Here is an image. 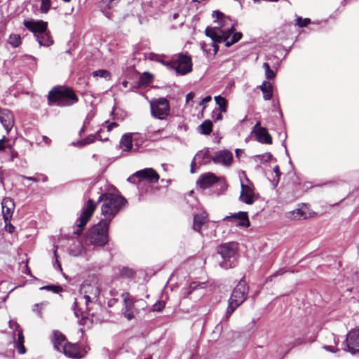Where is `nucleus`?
Listing matches in <instances>:
<instances>
[{
	"instance_id": "f257e3e1",
	"label": "nucleus",
	"mask_w": 359,
	"mask_h": 359,
	"mask_svg": "<svg viewBox=\"0 0 359 359\" xmlns=\"http://www.w3.org/2000/svg\"><path fill=\"white\" fill-rule=\"evenodd\" d=\"M101 201L103 202L101 208L102 214L104 217V220L109 222L127 203L123 197L111 193L101 194L98 202Z\"/></svg>"
},
{
	"instance_id": "f03ea898",
	"label": "nucleus",
	"mask_w": 359,
	"mask_h": 359,
	"mask_svg": "<svg viewBox=\"0 0 359 359\" xmlns=\"http://www.w3.org/2000/svg\"><path fill=\"white\" fill-rule=\"evenodd\" d=\"M234 30L235 25L231 24L227 29L208 27L205 34L215 42H224L226 47L229 48L241 40L243 36L241 32H234Z\"/></svg>"
},
{
	"instance_id": "7ed1b4c3",
	"label": "nucleus",
	"mask_w": 359,
	"mask_h": 359,
	"mask_svg": "<svg viewBox=\"0 0 359 359\" xmlns=\"http://www.w3.org/2000/svg\"><path fill=\"white\" fill-rule=\"evenodd\" d=\"M249 292V287L244 279H241L233 288L228 301V306L226 311L224 320L228 321L232 313L247 299Z\"/></svg>"
},
{
	"instance_id": "20e7f679",
	"label": "nucleus",
	"mask_w": 359,
	"mask_h": 359,
	"mask_svg": "<svg viewBox=\"0 0 359 359\" xmlns=\"http://www.w3.org/2000/svg\"><path fill=\"white\" fill-rule=\"evenodd\" d=\"M48 104L59 107H68L79 101L73 90L68 88L55 87L48 94Z\"/></svg>"
},
{
	"instance_id": "39448f33",
	"label": "nucleus",
	"mask_w": 359,
	"mask_h": 359,
	"mask_svg": "<svg viewBox=\"0 0 359 359\" xmlns=\"http://www.w3.org/2000/svg\"><path fill=\"white\" fill-rule=\"evenodd\" d=\"M24 26L34 35L40 46L48 47L53 44V39L50 32L48 30V23L46 22L39 20H24Z\"/></svg>"
},
{
	"instance_id": "423d86ee",
	"label": "nucleus",
	"mask_w": 359,
	"mask_h": 359,
	"mask_svg": "<svg viewBox=\"0 0 359 359\" xmlns=\"http://www.w3.org/2000/svg\"><path fill=\"white\" fill-rule=\"evenodd\" d=\"M222 260L219 266L224 269L235 267L238 264V244L234 242L224 243L217 248Z\"/></svg>"
},
{
	"instance_id": "0eeeda50",
	"label": "nucleus",
	"mask_w": 359,
	"mask_h": 359,
	"mask_svg": "<svg viewBox=\"0 0 359 359\" xmlns=\"http://www.w3.org/2000/svg\"><path fill=\"white\" fill-rule=\"evenodd\" d=\"M109 222L100 221L95 225L88 232V239L94 245L104 246L108 242V229Z\"/></svg>"
},
{
	"instance_id": "6e6552de",
	"label": "nucleus",
	"mask_w": 359,
	"mask_h": 359,
	"mask_svg": "<svg viewBox=\"0 0 359 359\" xmlns=\"http://www.w3.org/2000/svg\"><path fill=\"white\" fill-rule=\"evenodd\" d=\"M79 292L83 295L86 300V309L89 311V303L97 300L100 295V290L97 281L95 279H93L90 282L85 281L81 285Z\"/></svg>"
},
{
	"instance_id": "1a4fd4ad",
	"label": "nucleus",
	"mask_w": 359,
	"mask_h": 359,
	"mask_svg": "<svg viewBox=\"0 0 359 359\" xmlns=\"http://www.w3.org/2000/svg\"><path fill=\"white\" fill-rule=\"evenodd\" d=\"M150 108L151 116L159 120L165 119L170 114V103L165 97L151 100Z\"/></svg>"
},
{
	"instance_id": "9d476101",
	"label": "nucleus",
	"mask_w": 359,
	"mask_h": 359,
	"mask_svg": "<svg viewBox=\"0 0 359 359\" xmlns=\"http://www.w3.org/2000/svg\"><path fill=\"white\" fill-rule=\"evenodd\" d=\"M168 65H170L172 69L180 75H185L192 70L191 58L186 54L180 53L173 56L172 62Z\"/></svg>"
},
{
	"instance_id": "9b49d317",
	"label": "nucleus",
	"mask_w": 359,
	"mask_h": 359,
	"mask_svg": "<svg viewBox=\"0 0 359 359\" xmlns=\"http://www.w3.org/2000/svg\"><path fill=\"white\" fill-rule=\"evenodd\" d=\"M97 207V203H95L93 200L89 199L86 203L83 205L81 215L76 220V226L82 230L83 227L86 225L90 217H92L94 211L95 210Z\"/></svg>"
},
{
	"instance_id": "f8f14e48",
	"label": "nucleus",
	"mask_w": 359,
	"mask_h": 359,
	"mask_svg": "<svg viewBox=\"0 0 359 359\" xmlns=\"http://www.w3.org/2000/svg\"><path fill=\"white\" fill-rule=\"evenodd\" d=\"M259 198L258 193L255 191V187L252 184H244L241 183V191L239 199L241 202L252 205Z\"/></svg>"
},
{
	"instance_id": "ddd939ff",
	"label": "nucleus",
	"mask_w": 359,
	"mask_h": 359,
	"mask_svg": "<svg viewBox=\"0 0 359 359\" xmlns=\"http://www.w3.org/2000/svg\"><path fill=\"white\" fill-rule=\"evenodd\" d=\"M343 349L353 355L359 353V330L350 332L347 334L345 346Z\"/></svg>"
},
{
	"instance_id": "4468645a",
	"label": "nucleus",
	"mask_w": 359,
	"mask_h": 359,
	"mask_svg": "<svg viewBox=\"0 0 359 359\" xmlns=\"http://www.w3.org/2000/svg\"><path fill=\"white\" fill-rule=\"evenodd\" d=\"M252 133L255 135L256 140L259 142L267 144H272V137L271 135L268 133L266 128L260 126L259 121L256 123L253 127Z\"/></svg>"
},
{
	"instance_id": "2eb2a0df",
	"label": "nucleus",
	"mask_w": 359,
	"mask_h": 359,
	"mask_svg": "<svg viewBox=\"0 0 359 359\" xmlns=\"http://www.w3.org/2000/svg\"><path fill=\"white\" fill-rule=\"evenodd\" d=\"M215 164H221L222 165L229 166L233 161L232 153L226 149L221 150L215 153L211 158Z\"/></svg>"
},
{
	"instance_id": "dca6fc26",
	"label": "nucleus",
	"mask_w": 359,
	"mask_h": 359,
	"mask_svg": "<svg viewBox=\"0 0 359 359\" xmlns=\"http://www.w3.org/2000/svg\"><path fill=\"white\" fill-rule=\"evenodd\" d=\"M134 176L139 179V181L146 180L149 183H156L159 180V175L153 168H145L136 172Z\"/></svg>"
},
{
	"instance_id": "f3484780",
	"label": "nucleus",
	"mask_w": 359,
	"mask_h": 359,
	"mask_svg": "<svg viewBox=\"0 0 359 359\" xmlns=\"http://www.w3.org/2000/svg\"><path fill=\"white\" fill-rule=\"evenodd\" d=\"M218 180L219 178L214 173L206 172L199 177L196 184L200 188L205 189L217 183Z\"/></svg>"
},
{
	"instance_id": "a211bd4d",
	"label": "nucleus",
	"mask_w": 359,
	"mask_h": 359,
	"mask_svg": "<svg viewBox=\"0 0 359 359\" xmlns=\"http://www.w3.org/2000/svg\"><path fill=\"white\" fill-rule=\"evenodd\" d=\"M61 353L72 358L79 359L83 357L79 346L77 344L70 342L66 343L63 346Z\"/></svg>"
},
{
	"instance_id": "6ab92c4d",
	"label": "nucleus",
	"mask_w": 359,
	"mask_h": 359,
	"mask_svg": "<svg viewBox=\"0 0 359 359\" xmlns=\"http://www.w3.org/2000/svg\"><path fill=\"white\" fill-rule=\"evenodd\" d=\"M2 215L4 220L11 219L14 210L15 203L11 198H4L1 202Z\"/></svg>"
},
{
	"instance_id": "aec40b11",
	"label": "nucleus",
	"mask_w": 359,
	"mask_h": 359,
	"mask_svg": "<svg viewBox=\"0 0 359 359\" xmlns=\"http://www.w3.org/2000/svg\"><path fill=\"white\" fill-rule=\"evenodd\" d=\"M0 122L6 130L10 132L14 124V119L11 111L8 109H0Z\"/></svg>"
},
{
	"instance_id": "412c9836",
	"label": "nucleus",
	"mask_w": 359,
	"mask_h": 359,
	"mask_svg": "<svg viewBox=\"0 0 359 359\" xmlns=\"http://www.w3.org/2000/svg\"><path fill=\"white\" fill-rule=\"evenodd\" d=\"M212 17L216 18L215 22H217L219 26L218 28L222 29H227L228 27H230L231 24H233L229 17L226 16L219 11H214L212 12ZM216 27L217 28V27Z\"/></svg>"
},
{
	"instance_id": "4be33fe9",
	"label": "nucleus",
	"mask_w": 359,
	"mask_h": 359,
	"mask_svg": "<svg viewBox=\"0 0 359 359\" xmlns=\"http://www.w3.org/2000/svg\"><path fill=\"white\" fill-rule=\"evenodd\" d=\"M160 130L155 131V132H149L148 131L147 134L143 135L140 133H132V137H133V142L135 144V145L137 147V148L135 149V151H137L139 147L142 145V144L147 139L151 140L155 135H157L160 133Z\"/></svg>"
},
{
	"instance_id": "5701e85b",
	"label": "nucleus",
	"mask_w": 359,
	"mask_h": 359,
	"mask_svg": "<svg viewBox=\"0 0 359 359\" xmlns=\"http://www.w3.org/2000/svg\"><path fill=\"white\" fill-rule=\"evenodd\" d=\"M51 341L54 348L59 352H62L63 346H65L66 343H68L65 336L57 330L53 331Z\"/></svg>"
},
{
	"instance_id": "b1692460",
	"label": "nucleus",
	"mask_w": 359,
	"mask_h": 359,
	"mask_svg": "<svg viewBox=\"0 0 359 359\" xmlns=\"http://www.w3.org/2000/svg\"><path fill=\"white\" fill-rule=\"evenodd\" d=\"M212 156L210 154V148H205L198 151L194 158V161H198L201 165H207L210 163Z\"/></svg>"
},
{
	"instance_id": "393cba45",
	"label": "nucleus",
	"mask_w": 359,
	"mask_h": 359,
	"mask_svg": "<svg viewBox=\"0 0 359 359\" xmlns=\"http://www.w3.org/2000/svg\"><path fill=\"white\" fill-rule=\"evenodd\" d=\"M208 221V214L205 212H202L198 214H196L194 216V224L193 229L197 232H200L202 226L206 224Z\"/></svg>"
},
{
	"instance_id": "a878e982",
	"label": "nucleus",
	"mask_w": 359,
	"mask_h": 359,
	"mask_svg": "<svg viewBox=\"0 0 359 359\" xmlns=\"http://www.w3.org/2000/svg\"><path fill=\"white\" fill-rule=\"evenodd\" d=\"M229 218H234L238 219V225L241 226L248 227L250 226V220L246 212H238L231 215V216L226 217L224 219H227Z\"/></svg>"
},
{
	"instance_id": "bb28decb",
	"label": "nucleus",
	"mask_w": 359,
	"mask_h": 359,
	"mask_svg": "<svg viewBox=\"0 0 359 359\" xmlns=\"http://www.w3.org/2000/svg\"><path fill=\"white\" fill-rule=\"evenodd\" d=\"M132 133L124 134L120 141V147L123 151L128 152L133 149Z\"/></svg>"
},
{
	"instance_id": "cd10ccee",
	"label": "nucleus",
	"mask_w": 359,
	"mask_h": 359,
	"mask_svg": "<svg viewBox=\"0 0 359 359\" xmlns=\"http://www.w3.org/2000/svg\"><path fill=\"white\" fill-rule=\"evenodd\" d=\"M259 88L263 93V97L265 100H269L273 95V86L271 83L267 81H264L261 86H259Z\"/></svg>"
},
{
	"instance_id": "c85d7f7f",
	"label": "nucleus",
	"mask_w": 359,
	"mask_h": 359,
	"mask_svg": "<svg viewBox=\"0 0 359 359\" xmlns=\"http://www.w3.org/2000/svg\"><path fill=\"white\" fill-rule=\"evenodd\" d=\"M212 130V123L210 120L204 121L198 128L201 134L210 135Z\"/></svg>"
},
{
	"instance_id": "c756f323",
	"label": "nucleus",
	"mask_w": 359,
	"mask_h": 359,
	"mask_svg": "<svg viewBox=\"0 0 359 359\" xmlns=\"http://www.w3.org/2000/svg\"><path fill=\"white\" fill-rule=\"evenodd\" d=\"M134 304H135V302L124 304V311H123V314L124 317L126 318H127L128 320H130L135 318Z\"/></svg>"
},
{
	"instance_id": "7c9ffc66",
	"label": "nucleus",
	"mask_w": 359,
	"mask_h": 359,
	"mask_svg": "<svg viewBox=\"0 0 359 359\" xmlns=\"http://www.w3.org/2000/svg\"><path fill=\"white\" fill-rule=\"evenodd\" d=\"M16 349L20 354H24L26 352V348L24 346V336L22 334V330H18V341L15 345Z\"/></svg>"
},
{
	"instance_id": "2f4dec72",
	"label": "nucleus",
	"mask_w": 359,
	"mask_h": 359,
	"mask_svg": "<svg viewBox=\"0 0 359 359\" xmlns=\"http://www.w3.org/2000/svg\"><path fill=\"white\" fill-rule=\"evenodd\" d=\"M215 100L216 104L218 105V108L217 109L226 113L227 110V100L221 95L215 96Z\"/></svg>"
},
{
	"instance_id": "473e14b6",
	"label": "nucleus",
	"mask_w": 359,
	"mask_h": 359,
	"mask_svg": "<svg viewBox=\"0 0 359 359\" xmlns=\"http://www.w3.org/2000/svg\"><path fill=\"white\" fill-rule=\"evenodd\" d=\"M101 138L99 133L95 135H90L86 138L81 141H78L76 143H73L76 146H83L94 142L95 139Z\"/></svg>"
},
{
	"instance_id": "72a5a7b5",
	"label": "nucleus",
	"mask_w": 359,
	"mask_h": 359,
	"mask_svg": "<svg viewBox=\"0 0 359 359\" xmlns=\"http://www.w3.org/2000/svg\"><path fill=\"white\" fill-rule=\"evenodd\" d=\"M8 42L13 47L17 48L22 43L21 37L19 34H11L8 37Z\"/></svg>"
},
{
	"instance_id": "f704fd0d",
	"label": "nucleus",
	"mask_w": 359,
	"mask_h": 359,
	"mask_svg": "<svg viewBox=\"0 0 359 359\" xmlns=\"http://www.w3.org/2000/svg\"><path fill=\"white\" fill-rule=\"evenodd\" d=\"M93 75L95 77H102L106 80H109L111 79V74L109 71L105 69H99L93 72Z\"/></svg>"
},
{
	"instance_id": "c9c22d12",
	"label": "nucleus",
	"mask_w": 359,
	"mask_h": 359,
	"mask_svg": "<svg viewBox=\"0 0 359 359\" xmlns=\"http://www.w3.org/2000/svg\"><path fill=\"white\" fill-rule=\"evenodd\" d=\"M153 79L152 74L149 72H144L140 77V83L141 85L146 86L151 82Z\"/></svg>"
},
{
	"instance_id": "e433bc0d",
	"label": "nucleus",
	"mask_w": 359,
	"mask_h": 359,
	"mask_svg": "<svg viewBox=\"0 0 359 359\" xmlns=\"http://www.w3.org/2000/svg\"><path fill=\"white\" fill-rule=\"evenodd\" d=\"M120 0H102L100 2V6H105L107 9H111L114 7Z\"/></svg>"
},
{
	"instance_id": "4c0bfd02",
	"label": "nucleus",
	"mask_w": 359,
	"mask_h": 359,
	"mask_svg": "<svg viewBox=\"0 0 359 359\" xmlns=\"http://www.w3.org/2000/svg\"><path fill=\"white\" fill-rule=\"evenodd\" d=\"M41 290H46L51 291L54 293H60V292H62V288L60 286L53 285H46V286L41 287Z\"/></svg>"
},
{
	"instance_id": "58836bf2",
	"label": "nucleus",
	"mask_w": 359,
	"mask_h": 359,
	"mask_svg": "<svg viewBox=\"0 0 359 359\" xmlns=\"http://www.w3.org/2000/svg\"><path fill=\"white\" fill-rule=\"evenodd\" d=\"M41 4L40 6L41 12L47 13L50 8V0H41Z\"/></svg>"
},
{
	"instance_id": "ea45409f",
	"label": "nucleus",
	"mask_w": 359,
	"mask_h": 359,
	"mask_svg": "<svg viewBox=\"0 0 359 359\" xmlns=\"http://www.w3.org/2000/svg\"><path fill=\"white\" fill-rule=\"evenodd\" d=\"M311 22V20L309 18L303 19L301 17H298L296 19V25L299 27H306Z\"/></svg>"
},
{
	"instance_id": "a19ab883",
	"label": "nucleus",
	"mask_w": 359,
	"mask_h": 359,
	"mask_svg": "<svg viewBox=\"0 0 359 359\" xmlns=\"http://www.w3.org/2000/svg\"><path fill=\"white\" fill-rule=\"evenodd\" d=\"M165 306V302L164 301H158L153 305L152 311L160 312L164 309Z\"/></svg>"
},
{
	"instance_id": "79ce46f5",
	"label": "nucleus",
	"mask_w": 359,
	"mask_h": 359,
	"mask_svg": "<svg viewBox=\"0 0 359 359\" xmlns=\"http://www.w3.org/2000/svg\"><path fill=\"white\" fill-rule=\"evenodd\" d=\"M46 304L47 303L46 302H42L41 304H35L33 306L32 311L34 312H36L38 314V316L41 318L42 313L41 310L42 309V306Z\"/></svg>"
},
{
	"instance_id": "37998d69",
	"label": "nucleus",
	"mask_w": 359,
	"mask_h": 359,
	"mask_svg": "<svg viewBox=\"0 0 359 359\" xmlns=\"http://www.w3.org/2000/svg\"><path fill=\"white\" fill-rule=\"evenodd\" d=\"M72 309L74 311V314L77 318H79L80 316L82 315L81 309L79 308V302L76 299H74V302L72 306Z\"/></svg>"
},
{
	"instance_id": "c03bdc74",
	"label": "nucleus",
	"mask_w": 359,
	"mask_h": 359,
	"mask_svg": "<svg viewBox=\"0 0 359 359\" xmlns=\"http://www.w3.org/2000/svg\"><path fill=\"white\" fill-rule=\"evenodd\" d=\"M290 214L292 215V217H293L294 219H299L300 217H302V216H304V212L303 210H302L301 209L298 208V209H296L293 211H291L290 212Z\"/></svg>"
},
{
	"instance_id": "a18cd8bd",
	"label": "nucleus",
	"mask_w": 359,
	"mask_h": 359,
	"mask_svg": "<svg viewBox=\"0 0 359 359\" xmlns=\"http://www.w3.org/2000/svg\"><path fill=\"white\" fill-rule=\"evenodd\" d=\"M5 222V230L12 233L15 231V227L11 223V219L4 220Z\"/></svg>"
},
{
	"instance_id": "49530a36",
	"label": "nucleus",
	"mask_w": 359,
	"mask_h": 359,
	"mask_svg": "<svg viewBox=\"0 0 359 359\" xmlns=\"http://www.w3.org/2000/svg\"><path fill=\"white\" fill-rule=\"evenodd\" d=\"M222 113H224L223 111H220L219 110L215 109L212 112V118L215 121H220L222 119Z\"/></svg>"
},
{
	"instance_id": "de8ad7c7",
	"label": "nucleus",
	"mask_w": 359,
	"mask_h": 359,
	"mask_svg": "<svg viewBox=\"0 0 359 359\" xmlns=\"http://www.w3.org/2000/svg\"><path fill=\"white\" fill-rule=\"evenodd\" d=\"M121 297L123 299L124 304L135 302V300L130 297V295L128 292H123L121 294Z\"/></svg>"
},
{
	"instance_id": "09e8293b",
	"label": "nucleus",
	"mask_w": 359,
	"mask_h": 359,
	"mask_svg": "<svg viewBox=\"0 0 359 359\" xmlns=\"http://www.w3.org/2000/svg\"><path fill=\"white\" fill-rule=\"evenodd\" d=\"M102 13L106 16L107 18L111 19V13L109 11L110 9H107L105 6L102 7L100 6Z\"/></svg>"
},
{
	"instance_id": "8fccbe9b",
	"label": "nucleus",
	"mask_w": 359,
	"mask_h": 359,
	"mask_svg": "<svg viewBox=\"0 0 359 359\" xmlns=\"http://www.w3.org/2000/svg\"><path fill=\"white\" fill-rule=\"evenodd\" d=\"M266 156H267V158H266V159H264V158L265 157V155H257L256 157L257 158H259L260 161H268L272 158V155L270 153L266 154Z\"/></svg>"
},
{
	"instance_id": "3c124183",
	"label": "nucleus",
	"mask_w": 359,
	"mask_h": 359,
	"mask_svg": "<svg viewBox=\"0 0 359 359\" xmlns=\"http://www.w3.org/2000/svg\"><path fill=\"white\" fill-rule=\"evenodd\" d=\"M157 61L163 64V65L166 66L169 69H172V67L170 65H168L170 62H172V59L169 61H165L161 59H158Z\"/></svg>"
},
{
	"instance_id": "603ef678",
	"label": "nucleus",
	"mask_w": 359,
	"mask_h": 359,
	"mask_svg": "<svg viewBox=\"0 0 359 359\" xmlns=\"http://www.w3.org/2000/svg\"><path fill=\"white\" fill-rule=\"evenodd\" d=\"M265 75L268 79H272L276 74L273 70L270 69L269 71H266V72H265Z\"/></svg>"
},
{
	"instance_id": "864d4df0",
	"label": "nucleus",
	"mask_w": 359,
	"mask_h": 359,
	"mask_svg": "<svg viewBox=\"0 0 359 359\" xmlns=\"http://www.w3.org/2000/svg\"><path fill=\"white\" fill-rule=\"evenodd\" d=\"M212 100V97L210 95H208V96H206L205 97H204L202 101L200 102V104L202 105V104H205L209 102H210Z\"/></svg>"
},
{
	"instance_id": "5fc2aeb1",
	"label": "nucleus",
	"mask_w": 359,
	"mask_h": 359,
	"mask_svg": "<svg viewBox=\"0 0 359 359\" xmlns=\"http://www.w3.org/2000/svg\"><path fill=\"white\" fill-rule=\"evenodd\" d=\"M194 97V93L191 92L189 93H188L187 95H186V101L187 102H189V101L192 100Z\"/></svg>"
},
{
	"instance_id": "6e6d98bb",
	"label": "nucleus",
	"mask_w": 359,
	"mask_h": 359,
	"mask_svg": "<svg viewBox=\"0 0 359 359\" xmlns=\"http://www.w3.org/2000/svg\"><path fill=\"white\" fill-rule=\"evenodd\" d=\"M18 153L16 151L13 149L11 151L10 161H13L14 160V158H18Z\"/></svg>"
},
{
	"instance_id": "4d7b16f0",
	"label": "nucleus",
	"mask_w": 359,
	"mask_h": 359,
	"mask_svg": "<svg viewBox=\"0 0 359 359\" xmlns=\"http://www.w3.org/2000/svg\"><path fill=\"white\" fill-rule=\"evenodd\" d=\"M118 126V123H116V122H112L108 126H107V130L108 131H110L113 128H116Z\"/></svg>"
},
{
	"instance_id": "13d9d810",
	"label": "nucleus",
	"mask_w": 359,
	"mask_h": 359,
	"mask_svg": "<svg viewBox=\"0 0 359 359\" xmlns=\"http://www.w3.org/2000/svg\"><path fill=\"white\" fill-rule=\"evenodd\" d=\"M212 41V45L214 48V53L216 54L218 50H219V46L217 43H218L219 42H215L213 40Z\"/></svg>"
},
{
	"instance_id": "bf43d9fd",
	"label": "nucleus",
	"mask_w": 359,
	"mask_h": 359,
	"mask_svg": "<svg viewBox=\"0 0 359 359\" xmlns=\"http://www.w3.org/2000/svg\"><path fill=\"white\" fill-rule=\"evenodd\" d=\"M22 177L23 179H25V180H29V181H32V182H37L39 180L34 177H27V176H24L22 175Z\"/></svg>"
},
{
	"instance_id": "052dcab7",
	"label": "nucleus",
	"mask_w": 359,
	"mask_h": 359,
	"mask_svg": "<svg viewBox=\"0 0 359 359\" xmlns=\"http://www.w3.org/2000/svg\"><path fill=\"white\" fill-rule=\"evenodd\" d=\"M42 138H43V140L44 141V142L47 145H49L50 144L51 140L49 137H48L47 136H43Z\"/></svg>"
},
{
	"instance_id": "680f3d73",
	"label": "nucleus",
	"mask_w": 359,
	"mask_h": 359,
	"mask_svg": "<svg viewBox=\"0 0 359 359\" xmlns=\"http://www.w3.org/2000/svg\"><path fill=\"white\" fill-rule=\"evenodd\" d=\"M273 171L274 172L276 173V176L278 177H280V170H279V167L278 165H276L274 168H273Z\"/></svg>"
},
{
	"instance_id": "e2e57ef3",
	"label": "nucleus",
	"mask_w": 359,
	"mask_h": 359,
	"mask_svg": "<svg viewBox=\"0 0 359 359\" xmlns=\"http://www.w3.org/2000/svg\"><path fill=\"white\" fill-rule=\"evenodd\" d=\"M5 137L0 140V151H3L5 149V147L4 146Z\"/></svg>"
},
{
	"instance_id": "0e129e2a",
	"label": "nucleus",
	"mask_w": 359,
	"mask_h": 359,
	"mask_svg": "<svg viewBox=\"0 0 359 359\" xmlns=\"http://www.w3.org/2000/svg\"><path fill=\"white\" fill-rule=\"evenodd\" d=\"M263 67L265 69V72H266V71H269L271 69L270 65L267 62H264L263 64Z\"/></svg>"
},
{
	"instance_id": "69168bd1",
	"label": "nucleus",
	"mask_w": 359,
	"mask_h": 359,
	"mask_svg": "<svg viewBox=\"0 0 359 359\" xmlns=\"http://www.w3.org/2000/svg\"><path fill=\"white\" fill-rule=\"evenodd\" d=\"M263 67L265 69V72H266V71H269L271 69L270 65L267 62H264L263 64Z\"/></svg>"
},
{
	"instance_id": "338daca9",
	"label": "nucleus",
	"mask_w": 359,
	"mask_h": 359,
	"mask_svg": "<svg viewBox=\"0 0 359 359\" xmlns=\"http://www.w3.org/2000/svg\"><path fill=\"white\" fill-rule=\"evenodd\" d=\"M196 162V161H194V160H193V161H192V162H191V170H190V172H191V173H194V172H195V170H194V165H195Z\"/></svg>"
},
{
	"instance_id": "774afa93",
	"label": "nucleus",
	"mask_w": 359,
	"mask_h": 359,
	"mask_svg": "<svg viewBox=\"0 0 359 359\" xmlns=\"http://www.w3.org/2000/svg\"><path fill=\"white\" fill-rule=\"evenodd\" d=\"M200 45H201V49H202L203 50H204V51H206V49H205V43L203 42V43H200Z\"/></svg>"
}]
</instances>
